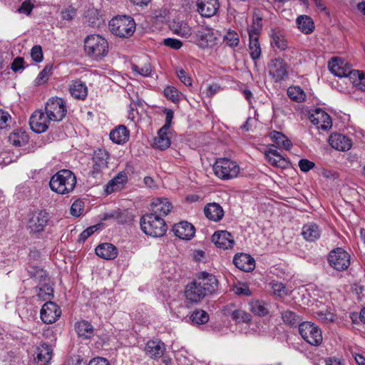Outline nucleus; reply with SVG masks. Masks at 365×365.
<instances>
[{
  "instance_id": "obj_1",
  "label": "nucleus",
  "mask_w": 365,
  "mask_h": 365,
  "mask_svg": "<svg viewBox=\"0 0 365 365\" xmlns=\"http://www.w3.org/2000/svg\"><path fill=\"white\" fill-rule=\"evenodd\" d=\"M76 185V178L73 172L69 170H61L53 175L49 182L52 191L60 194L66 195L72 192Z\"/></svg>"
},
{
  "instance_id": "obj_2",
  "label": "nucleus",
  "mask_w": 365,
  "mask_h": 365,
  "mask_svg": "<svg viewBox=\"0 0 365 365\" xmlns=\"http://www.w3.org/2000/svg\"><path fill=\"white\" fill-rule=\"evenodd\" d=\"M84 51L91 59L101 61L108 53V43L100 35H89L84 40Z\"/></svg>"
},
{
  "instance_id": "obj_3",
  "label": "nucleus",
  "mask_w": 365,
  "mask_h": 365,
  "mask_svg": "<svg viewBox=\"0 0 365 365\" xmlns=\"http://www.w3.org/2000/svg\"><path fill=\"white\" fill-rule=\"evenodd\" d=\"M142 230L153 237L163 236L167 231V225L164 219L155 213L144 215L140 220Z\"/></svg>"
},
{
  "instance_id": "obj_4",
  "label": "nucleus",
  "mask_w": 365,
  "mask_h": 365,
  "mask_svg": "<svg viewBox=\"0 0 365 365\" xmlns=\"http://www.w3.org/2000/svg\"><path fill=\"white\" fill-rule=\"evenodd\" d=\"M216 176L222 180L236 178L240 173V167L235 161L227 158H220L213 165Z\"/></svg>"
},
{
  "instance_id": "obj_5",
  "label": "nucleus",
  "mask_w": 365,
  "mask_h": 365,
  "mask_svg": "<svg viewBox=\"0 0 365 365\" xmlns=\"http://www.w3.org/2000/svg\"><path fill=\"white\" fill-rule=\"evenodd\" d=\"M299 332L304 341L312 346H319L323 341L322 332L318 326L310 322L299 324Z\"/></svg>"
},
{
  "instance_id": "obj_6",
  "label": "nucleus",
  "mask_w": 365,
  "mask_h": 365,
  "mask_svg": "<svg viewBox=\"0 0 365 365\" xmlns=\"http://www.w3.org/2000/svg\"><path fill=\"white\" fill-rule=\"evenodd\" d=\"M108 152L102 148L94 150L92 157V167L90 174L95 178H100L108 170Z\"/></svg>"
},
{
  "instance_id": "obj_7",
  "label": "nucleus",
  "mask_w": 365,
  "mask_h": 365,
  "mask_svg": "<svg viewBox=\"0 0 365 365\" xmlns=\"http://www.w3.org/2000/svg\"><path fill=\"white\" fill-rule=\"evenodd\" d=\"M46 114L52 121L57 122L63 120L66 115L65 101L58 97H52L48 100L45 106Z\"/></svg>"
},
{
  "instance_id": "obj_8",
  "label": "nucleus",
  "mask_w": 365,
  "mask_h": 365,
  "mask_svg": "<svg viewBox=\"0 0 365 365\" xmlns=\"http://www.w3.org/2000/svg\"><path fill=\"white\" fill-rule=\"evenodd\" d=\"M268 72L274 82H282L287 79L289 65L281 58L272 59L267 66Z\"/></svg>"
},
{
  "instance_id": "obj_9",
  "label": "nucleus",
  "mask_w": 365,
  "mask_h": 365,
  "mask_svg": "<svg viewBox=\"0 0 365 365\" xmlns=\"http://www.w3.org/2000/svg\"><path fill=\"white\" fill-rule=\"evenodd\" d=\"M350 255L341 247L329 252L328 261L329 265L337 271H344L350 265Z\"/></svg>"
},
{
  "instance_id": "obj_10",
  "label": "nucleus",
  "mask_w": 365,
  "mask_h": 365,
  "mask_svg": "<svg viewBox=\"0 0 365 365\" xmlns=\"http://www.w3.org/2000/svg\"><path fill=\"white\" fill-rule=\"evenodd\" d=\"M328 66L331 73L341 78L343 83L347 84L346 78L354 71L349 63L341 58L333 57L329 61Z\"/></svg>"
},
{
  "instance_id": "obj_11",
  "label": "nucleus",
  "mask_w": 365,
  "mask_h": 365,
  "mask_svg": "<svg viewBox=\"0 0 365 365\" xmlns=\"http://www.w3.org/2000/svg\"><path fill=\"white\" fill-rule=\"evenodd\" d=\"M49 220V214L46 210H39L33 213L29 218L27 227L33 233L44 230Z\"/></svg>"
},
{
  "instance_id": "obj_12",
  "label": "nucleus",
  "mask_w": 365,
  "mask_h": 365,
  "mask_svg": "<svg viewBox=\"0 0 365 365\" xmlns=\"http://www.w3.org/2000/svg\"><path fill=\"white\" fill-rule=\"evenodd\" d=\"M51 121L52 120L48 118L47 114H45L41 110H38L31 115L29 124L32 130L37 133H41L48 129Z\"/></svg>"
},
{
  "instance_id": "obj_13",
  "label": "nucleus",
  "mask_w": 365,
  "mask_h": 365,
  "mask_svg": "<svg viewBox=\"0 0 365 365\" xmlns=\"http://www.w3.org/2000/svg\"><path fill=\"white\" fill-rule=\"evenodd\" d=\"M309 118L312 123L316 125L318 129L327 130L332 126L331 117L321 108L315 109L309 114Z\"/></svg>"
},
{
  "instance_id": "obj_14",
  "label": "nucleus",
  "mask_w": 365,
  "mask_h": 365,
  "mask_svg": "<svg viewBox=\"0 0 365 365\" xmlns=\"http://www.w3.org/2000/svg\"><path fill=\"white\" fill-rule=\"evenodd\" d=\"M257 25V27L252 25L247 29L250 37V56L253 60L258 59L261 55V48L258 41V35L261 31V26L259 24Z\"/></svg>"
},
{
  "instance_id": "obj_15",
  "label": "nucleus",
  "mask_w": 365,
  "mask_h": 365,
  "mask_svg": "<svg viewBox=\"0 0 365 365\" xmlns=\"http://www.w3.org/2000/svg\"><path fill=\"white\" fill-rule=\"evenodd\" d=\"M61 314L60 307L53 302H46L41 309V319L46 324L55 322Z\"/></svg>"
},
{
  "instance_id": "obj_16",
  "label": "nucleus",
  "mask_w": 365,
  "mask_h": 365,
  "mask_svg": "<svg viewBox=\"0 0 365 365\" xmlns=\"http://www.w3.org/2000/svg\"><path fill=\"white\" fill-rule=\"evenodd\" d=\"M212 242L219 248L228 250L233 247L235 240L233 236L226 230H218L212 236Z\"/></svg>"
},
{
  "instance_id": "obj_17",
  "label": "nucleus",
  "mask_w": 365,
  "mask_h": 365,
  "mask_svg": "<svg viewBox=\"0 0 365 365\" xmlns=\"http://www.w3.org/2000/svg\"><path fill=\"white\" fill-rule=\"evenodd\" d=\"M195 282L203 289L206 295L214 292L217 287V280L215 277L207 272L200 273Z\"/></svg>"
},
{
  "instance_id": "obj_18",
  "label": "nucleus",
  "mask_w": 365,
  "mask_h": 365,
  "mask_svg": "<svg viewBox=\"0 0 365 365\" xmlns=\"http://www.w3.org/2000/svg\"><path fill=\"white\" fill-rule=\"evenodd\" d=\"M173 231L176 237L184 240H191L195 233L194 226L186 221H182L175 224L173 227Z\"/></svg>"
},
{
  "instance_id": "obj_19",
  "label": "nucleus",
  "mask_w": 365,
  "mask_h": 365,
  "mask_svg": "<svg viewBox=\"0 0 365 365\" xmlns=\"http://www.w3.org/2000/svg\"><path fill=\"white\" fill-rule=\"evenodd\" d=\"M197 6L202 16L210 18L217 13L220 4L218 0H197Z\"/></svg>"
},
{
  "instance_id": "obj_20",
  "label": "nucleus",
  "mask_w": 365,
  "mask_h": 365,
  "mask_svg": "<svg viewBox=\"0 0 365 365\" xmlns=\"http://www.w3.org/2000/svg\"><path fill=\"white\" fill-rule=\"evenodd\" d=\"M145 354L151 359H158L165 351V344L158 339L148 341L145 346Z\"/></svg>"
},
{
  "instance_id": "obj_21",
  "label": "nucleus",
  "mask_w": 365,
  "mask_h": 365,
  "mask_svg": "<svg viewBox=\"0 0 365 365\" xmlns=\"http://www.w3.org/2000/svg\"><path fill=\"white\" fill-rule=\"evenodd\" d=\"M329 143L331 148L339 151H346L351 148V140L339 133L331 134L329 138Z\"/></svg>"
},
{
  "instance_id": "obj_22",
  "label": "nucleus",
  "mask_w": 365,
  "mask_h": 365,
  "mask_svg": "<svg viewBox=\"0 0 365 365\" xmlns=\"http://www.w3.org/2000/svg\"><path fill=\"white\" fill-rule=\"evenodd\" d=\"M52 358V349L47 344L38 346L35 351V361L38 365H47Z\"/></svg>"
},
{
  "instance_id": "obj_23",
  "label": "nucleus",
  "mask_w": 365,
  "mask_h": 365,
  "mask_svg": "<svg viewBox=\"0 0 365 365\" xmlns=\"http://www.w3.org/2000/svg\"><path fill=\"white\" fill-rule=\"evenodd\" d=\"M322 230L314 222H309L302 227V235L308 242H314L321 237Z\"/></svg>"
},
{
  "instance_id": "obj_24",
  "label": "nucleus",
  "mask_w": 365,
  "mask_h": 365,
  "mask_svg": "<svg viewBox=\"0 0 365 365\" xmlns=\"http://www.w3.org/2000/svg\"><path fill=\"white\" fill-rule=\"evenodd\" d=\"M264 155L267 162L272 166L284 168L289 165V161L279 154L277 150L272 148L264 152Z\"/></svg>"
},
{
  "instance_id": "obj_25",
  "label": "nucleus",
  "mask_w": 365,
  "mask_h": 365,
  "mask_svg": "<svg viewBox=\"0 0 365 365\" xmlns=\"http://www.w3.org/2000/svg\"><path fill=\"white\" fill-rule=\"evenodd\" d=\"M172 205L166 198L154 199L151 203V212L163 217L167 215L172 209Z\"/></svg>"
},
{
  "instance_id": "obj_26",
  "label": "nucleus",
  "mask_w": 365,
  "mask_h": 365,
  "mask_svg": "<svg viewBox=\"0 0 365 365\" xmlns=\"http://www.w3.org/2000/svg\"><path fill=\"white\" fill-rule=\"evenodd\" d=\"M127 181V174L125 172H120L107 183L105 191L107 194L119 191L124 187Z\"/></svg>"
},
{
  "instance_id": "obj_27",
  "label": "nucleus",
  "mask_w": 365,
  "mask_h": 365,
  "mask_svg": "<svg viewBox=\"0 0 365 365\" xmlns=\"http://www.w3.org/2000/svg\"><path fill=\"white\" fill-rule=\"evenodd\" d=\"M233 262L238 269L245 272H250L255 268V259L247 254H237Z\"/></svg>"
},
{
  "instance_id": "obj_28",
  "label": "nucleus",
  "mask_w": 365,
  "mask_h": 365,
  "mask_svg": "<svg viewBox=\"0 0 365 365\" xmlns=\"http://www.w3.org/2000/svg\"><path fill=\"white\" fill-rule=\"evenodd\" d=\"M185 293L186 299L191 302H198L206 296L203 289L195 281L187 286Z\"/></svg>"
},
{
  "instance_id": "obj_29",
  "label": "nucleus",
  "mask_w": 365,
  "mask_h": 365,
  "mask_svg": "<svg viewBox=\"0 0 365 365\" xmlns=\"http://www.w3.org/2000/svg\"><path fill=\"white\" fill-rule=\"evenodd\" d=\"M108 27L113 34L120 38H128L135 31V24H108Z\"/></svg>"
},
{
  "instance_id": "obj_30",
  "label": "nucleus",
  "mask_w": 365,
  "mask_h": 365,
  "mask_svg": "<svg viewBox=\"0 0 365 365\" xmlns=\"http://www.w3.org/2000/svg\"><path fill=\"white\" fill-rule=\"evenodd\" d=\"M69 92L74 98L84 100L88 95V88L81 81H72L69 84Z\"/></svg>"
},
{
  "instance_id": "obj_31",
  "label": "nucleus",
  "mask_w": 365,
  "mask_h": 365,
  "mask_svg": "<svg viewBox=\"0 0 365 365\" xmlns=\"http://www.w3.org/2000/svg\"><path fill=\"white\" fill-rule=\"evenodd\" d=\"M170 144L169 130L166 129V128H161L158 132V135L154 139L153 146L160 150H165L170 147Z\"/></svg>"
},
{
  "instance_id": "obj_32",
  "label": "nucleus",
  "mask_w": 365,
  "mask_h": 365,
  "mask_svg": "<svg viewBox=\"0 0 365 365\" xmlns=\"http://www.w3.org/2000/svg\"><path fill=\"white\" fill-rule=\"evenodd\" d=\"M96 255L105 259H113L118 255L117 248L112 244L103 243L96 248Z\"/></svg>"
},
{
  "instance_id": "obj_33",
  "label": "nucleus",
  "mask_w": 365,
  "mask_h": 365,
  "mask_svg": "<svg viewBox=\"0 0 365 365\" xmlns=\"http://www.w3.org/2000/svg\"><path fill=\"white\" fill-rule=\"evenodd\" d=\"M205 216L210 220L217 222L224 216L222 207L217 203L207 204L204 208Z\"/></svg>"
},
{
  "instance_id": "obj_34",
  "label": "nucleus",
  "mask_w": 365,
  "mask_h": 365,
  "mask_svg": "<svg viewBox=\"0 0 365 365\" xmlns=\"http://www.w3.org/2000/svg\"><path fill=\"white\" fill-rule=\"evenodd\" d=\"M75 329L78 337L87 339L94 334V328L91 324L86 320H81L76 323Z\"/></svg>"
},
{
  "instance_id": "obj_35",
  "label": "nucleus",
  "mask_w": 365,
  "mask_h": 365,
  "mask_svg": "<svg viewBox=\"0 0 365 365\" xmlns=\"http://www.w3.org/2000/svg\"><path fill=\"white\" fill-rule=\"evenodd\" d=\"M130 136L129 130L124 125H119L110 133V140L116 144H124Z\"/></svg>"
},
{
  "instance_id": "obj_36",
  "label": "nucleus",
  "mask_w": 365,
  "mask_h": 365,
  "mask_svg": "<svg viewBox=\"0 0 365 365\" xmlns=\"http://www.w3.org/2000/svg\"><path fill=\"white\" fill-rule=\"evenodd\" d=\"M9 141L16 147H21L29 142V135L23 130H15L9 136Z\"/></svg>"
},
{
  "instance_id": "obj_37",
  "label": "nucleus",
  "mask_w": 365,
  "mask_h": 365,
  "mask_svg": "<svg viewBox=\"0 0 365 365\" xmlns=\"http://www.w3.org/2000/svg\"><path fill=\"white\" fill-rule=\"evenodd\" d=\"M346 81L347 84H352L356 88L365 91V74L364 73L354 70Z\"/></svg>"
},
{
  "instance_id": "obj_38",
  "label": "nucleus",
  "mask_w": 365,
  "mask_h": 365,
  "mask_svg": "<svg viewBox=\"0 0 365 365\" xmlns=\"http://www.w3.org/2000/svg\"><path fill=\"white\" fill-rule=\"evenodd\" d=\"M270 138L279 148H283L289 150L292 146V143L290 140L280 132H272L270 133Z\"/></svg>"
},
{
  "instance_id": "obj_39",
  "label": "nucleus",
  "mask_w": 365,
  "mask_h": 365,
  "mask_svg": "<svg viewBox=\"0 0 365 365\" xmlns=\"http://www.w3.org/2000/svg\"><path fill=\"white\" fill-rule=\"evenodd\" d=\"M271 44L281 51L287 48V41L280 31H272L271 34Z\"/></svg>"
},
{
  "instance_id": "obj_40",
  "label": "nucleus",
  "mask_w": 365,
  "mask_h": 365,
  "mask_svg": "<svg viewBox=\"0 0 365 365\" xmlns=\"http://www.w3.org/2000/svg\"><path fill=\"white\" fill-rule=\"evenodd\" d=\"M287 95L290 99L296 102H303L306 99V93L298 86H292L288 88Z\"/></svg>"
},
{
  "instance_id": "obj_41",
  "label": "nucleus",
  "mask_w": 365,
  "mask_h": 365,
  "mask_svg": "<svg viewBox=\"0 0 365 365\" xmlns=\"http://www.w3.org/2000/svg\"><path fill=\"white\" fill-rule=\"evenodd\" d=\"M131 70L135 76H141L143 77L150 76L152 73L151 65L146 61L143 65L131 64Z\"/></svg>"
},
{
  "instance_id": "obj_42",
  "label": "nucleus",
  "mask_w": 365,
  "mask_h": 365,
  "mask_svg": "<svg viewBox=\"0 0 365 365\" xmlns=\"http://www.w3.org/2000/svg\"><path fill=\"white\" fill-rule=\"evenodd\" d=\"M170 29L173 34L187 38L192 33L188 24H170Z\"/></svg>"
},
{
  "instance_id": "obj_43",
  "label": "nucleus",
  "mask_w": 365,
  "mask_h": 365,
  "mask_svg": "<svg viewBox=\"0 0 365 365\" xmlns=\"http://www.w3.org/2000/svg\"><path fill=\"white\" fill-rule=\"evenodd\" d=\"M52 64H46L43 69L38 73V75L34 81L35 85L40 86L45 84L52 74Z\"/></svg>"
},
{
  "instance_id": "obj_44",
  "label": "nucleus",
  "mask_w": 365,
  "mask_h": 365,
  "mask_svg": "<svg viewBox=\"0 0 365 365\" xmlns=\"http://www.w3.org/2000/svg\"><path fill=\"white\" fill-rule=\"evenodd\" d=\"M250 310L256 315L265 316L268 314V308L266 304L259 300L252 302L250 304Z\"/></svg>"
},
{
  "instance_id": "obj_45",
  "label": "nucleus",
  "mask_w": 365,
  "mask_h": 365,
  "mask_svg": "<svg viewBox=\"0 0 365 365\" xmlns=\"http://www.w3.org/2000/svg\"><path fill=\"white\" fill-rule=\"evenodd\" d=\"M190 320L197 324H203L208 322V314L202 309L194 311L190 317Z\"/></svg>"
},
{
  "instance_id": "obj_46",
  "label": "nucleus",
  "mask_w": 365,
  "mask_h": 365,
  "mask_svg": "<svg viewBox=\"0 0 365 365\" xmlns=\"http://www.w3.org/2000/svg\"><path fill=\"white\" fill-rule=\"evenodd\" d=\"M115 218L120 223H126L132 220L131 216L126 210H114L107 215L106 218Z\"/></svg>"
},
{
  "instance_id": "obj_47",
  "label": "nucleus",
  "mask_w": 365,
  "mask_h": 365,
  "mask_svg": "<svg viewBox=\"0 0 365 365\" xmlns=\"http://www.w3.org/2000/svg\"><path fill=\"white\" fill-rule=\"evenodd\" d=\"M223 40L227 45L233 48L236 47L240 43L237 33L232 30H228L227 31V34L224 36Z\"/></svg>"
},
{
  "instance_id": "obj_48",
  "label": "nucleus",
  "mask_w": 365,
  "mask_h": 365,
  "mask_svg": "<svg viewBox=\"0 0 365 365\" xmlns=\"http://www.w3.org/2000/svg\"><path fill=\"white\" fill-rule=\"evenodd\" d=\"M53 288L46 283L38 288L37 296L43 301L50 299L53 297Z\"/></svg>"
},
{
  "instance_id": "obj_49",
  "label": "nucleus",
  "mask_w": 365,
  "mask_h": 365,
  "mask_svg": "<svg viewBox=\"0 0 365 365\" xmlns=\"http://www.w3.org/2000/svg\"><path fill=\"white\" fill-rule=\"evenodd\" d=\"M314 314L315 317L322 323L332 322L335 319L334 314L327 309L316 312Z\"/></svg>"
},
{
  "instance_id": "obj_50",
  "label": "nucleus",
  "mask_w": 365,
  "mask_h": 365,
  "mask_svg": "<svg viewBox=\"0 0 365 365\" xmlns=\"http://www.w3.org/2000/svg\"><path fill=\"white\" fill-rule=\"evenodd\" d=\"M197 36L200 41V44L202 47H207L212 45L216 39V37L214 36L213 32H208L207 35H204L202 31H197Z\"/></svg>"
},
{
  "instance_id": "obj_51",
  "label": "nucleus",
  "mask_w": 365,
  "mask_h": 365,
  "mask_svg": "<svg viewBox=\"0 0 365 365\" xmlns=\"http://www.w3.org/2000/svg\"><path fill=\"white\" fill-rule=\"evenodd\" d=\"M170 12L167 9L155 10L153 12L152 17L158 23H165L170 21Z\"/></svg>"
},
{
  "instance_id": "obj_52",
  "label": "nucleus",
  "mask_w": 365,
  "mask_h": 365,
  "mask_svg": "<svg viewBox=\"0 0 365 365\" xmlns=\"http://www.w3.org/2000/svg\"><path fill=\"white\" fill-rule=\"evenodd\" d=\"M232 318L237 323L248 322L251 320L250 314L241 309H235L231 314Z\"/></svg>"
},
{
  "instance_id": "obj_53",
  "label": "nucleus",
  "mask_w": 365,
  "mask_h": 365,
  "mask_svg": "<svg viewBox=\"0 0 365 365\" xmlns=\"http://www.w3.org/2000/svg\"><path fill=\"white\" fill-rule=\"evenodd\" d=\"M272 292L279 297H283L290 294L291 291H288L282 282H275L272 284Z\"/></svg>"
},
{
  "instance_id": "obj_54",
  "label": "nucleus",
  "mask_w": 365,
  "mask_h": 365,
  "mask_svg": "<svg viewBox=\"0 0 365 365\" xmlns=\"http://www.w3.org/2000/svg\"><path fill=\"white\" fill-rule=\"evenodd\" d=\"M83 202L81 200H76L72 204L70 209V212L74 217H79L83 211Z\"/></svg>"
},
{
  "instance_id": "obj_55",
  "label": "nucleus",
  "mask_w": 365,
  "mask_h": 365,
  "mask_svg": "<svg viewBox=\"0 0 365 365\" xmlns=\"http://www.w3.org/2000/svg\"><path fill=\"white\" fill-rule=\"evenodd\" d=\"M164 94L173 102L178 101L180 98L179 91L173 86L166 87L164 90Z\"/></svg>"
},
{
  "instance_id": "obj_56",
  "label": "nucleus",
  "mask_w": 365,
  "mask_h": 365,
  "mask_svg": "<svg viewBox=\"0 0 365 365\" xmlns=\"http://www.w3.org/2000/svg\"><path fill=\"white\" fill-rule=\"evenodd\" d=\"M31 57L36 63L41 62L43 58L42 48L39 45L34 46L31 50Z\"/></svg>"
},
{
  "instance_id": "obj_57",
  "label": "nucleus",
  "mask_w": 365,
  "mask_h": 365,
  "mask_svg": "<svg viewBox=\"0 0 365 365\" xmlns=\"http://www.w3.org/2000/svg\"><path fill=\"white\" fill-rule=\"evenodd\" d=\"M100 227L101 225H96L88 227L81 233L79 235V240L84 242L88 237L97 231Z\"/></svg>"
},
{
  "instance_id": "obj_58",
  "label": "nucleus",
  "mask_w": 365,
  "mask_h": 365,
  "mask_svg": "<svg viewBox=\"0 0 365 365\" xmlns=\"http://www.w3.org/2000/svg\"><path fill=\"white\" fill-rule=\"evenodd\" d=\"M11 120L10 114L7 111L0 109V129L6 128Z\"/></svg>"
},
{
  "instance_id": "obj_59",
  "label": "nucleus",
  "mask_w": 365,
  "mask_h": 365,
  "mask_svg": "<svg viewBox=\"0 0 365 365\" xmlns=\"http://www.w3.org/2000/svg\"><path fill=\"white\" fill-rule=\"evenodd\" d=\"M176 74L181 82L185 86H190L192 85L191 78L186 74L185 71L182 68H178L176 70Z\"/></svg>"
},
{
  "instance_id": "obj_60",
  "label": "nucleus",
  "mask_w": 365,
  "mask_h": 365,
  "mask_svg": "<svg viewBox=\"0 0 365 365\" xmlns=\"http://www.w3.org/2000/svg\"><path fill=\"white\" fill-rule=\"evenodd\" d=\"M234 292L237 294H242L245 296L251 295L252 292L249 287L246 284H240L234 287Z\"/></svg>"
},
{
  "instance_id": "obj_61",
  "label": "nucleus",
  "mask_w": 365,
  "mask_h": 365,
  "mask_svg": "<svg viewBox=\"0 0 365 365\" xmlns=\"http://www.w3.org/2000/svg\"><path fill=\"white\" fill-rule=\"evenodd\" d=\"M24 61L21 57H16L11 63V68L14 72L21 71L24 69Z\"/></svg>"
},
{
  "instance_id": "obj_62",
  "label": "nucleus",
  "mask_w": 365,
  "mask_h": 365,
  "mask_svg": "<svg viewBox=\"0 0 365 365\" xmlns=\"http://www.w3.org/2000/svg\"><path fill=\"white\" fill-rule=\"evenodd\" d=\"M282 318L286 324H294L296 322V315L291 311H285L282 314Z\"/></svg>"
},
{
  "instance_id": "obj_63",
  "label": "nucleus",
  "mask_w": 365,
  "mask_h": 365,
  "mask_svg": "<svg viewBox=\"0 0 365 365\" xmlns=\"http://www.w3.org/2000/svg\"><path fill=\"white\" fill-rule=\"evenodd\" d=\"M62 18L65 21H71L76 15V10L69 6L61 11Z\"/></svg>"
},
{
  "instance_id": "obj_64",
  "label": "nucleus",
  "mask_w": 365,
  "mask_h": 365,
  "mask_svg": "<svg viewBox=\"0 0 365 365\" xmlns=\"http://www.w3.org/2000/svg\"><path fill=\"white\" fill-rule=\"evenodd\" d=\"M88 365H111L109 361L104 357H94L90 360Z\"/></svg>"
}]
</instances>
